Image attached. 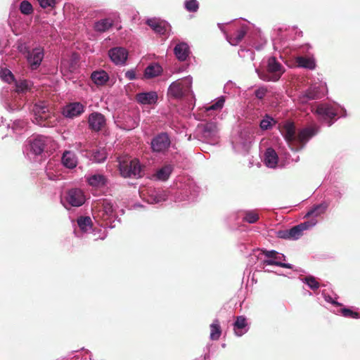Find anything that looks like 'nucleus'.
<instances>
[{
    "label": "nucleus",
    "mask_w": 360,
    "mask_h": 360,
    "mask_svg": "<svg viewBox=\"0 0 360 360\" xmlns=\"http://www.w3.org/2000/svg\"><path fill=\"white\" fill-rule=\"evenodd\" d=\"M284 70L282 65L278 63L275 57H271L268 60L267 71L259 72V78L266 82H277L283 75Z\"/></svg>",
    "instance_id": "1"
},
{
    "label": "nucleus",
    "mask_w": 360,
    "mask_h": 360,
    "mask_svg": "<svg viewBox=\"0 0 360 360\" xmlns=\"http://www.w3.org/2000/svg\"><path fill=\"white\" fill-rule=\"evenodd\" d=\"M33 112L36 123L40 126H53L56 122L55 116L49 112L48 108L43 102L35 104L33 108Z\"/></svg>",
    "instance_id": "2"
},
{
    "label": "nucleus",
    "mask_w": 360,
    "mask_h": 360,
    "mask_svg": "<svg viewBox=\"0 0 360 360\" xmlns=\"http://www.w3.org/2000/svg\"><path fill=\"white\" fill-rule=\"evenodd\" d=\"M192 80L191 78L178 79L172 82L169 89L168 94L175 98H181L189 94L191 90Z\"/></svg>",
    "instance_id": "3"
},
{
    "label": "nucleus",
    "mask_w": 360,
    "mask_h": 360,
    "mask_svg": "<svg viewBox=\"0 0 360 360\" xmlns=\"http://www.w3.org/2000/svg\"><path fill=\"white\" fill-rule=\"evenodd\" d=\"M120 171L124 177L139 178L143 175L141 166L137 159L120 162Z\"/></svg>",
    "instance_id": "4"
},
{
    "label": "nucleus",
    "mask_w": 360,
    "mask_h": 360,
    "mask_svg": "<svg viewBox=\"0 0 360 360\" xmlns=\"http://www.w3.org/2000/svg\"><path fill=\"white\" fill-rule=\"evenodd\" d=\"M315 112L318 115L319 119L326 122L328 126L333 124V120L337 116V112L335 108L326 103L319 105L316 108Z\"/></svg>",
    "instance_id": "5"
},
{
    "label": "nucleus",
    "mask_w": 360,
    "mask_h": 360,
    "mask_svg": "<svg viewBox=\"0 0 360 360\" xmlns=\"http://www.w3.org/2000/svg\"><path fill=\"white\" fill-rule=\"evenodd\" d=\"M171 141L167 133H160L151 141V148L154 152L163 153L170 146Z\"/></svg>",
    "instance_id": "6"
},
{
    "label": "nucleus",
    "mask_w": 360,
    "mask_h": 360,
    "mask_svg": "<svg viewBox=\"0 0 360 360\" xmlns=\"http://www.w3.org/2000/svg\"><path fill=\"white\" fill-rule=\"evenodd\" d=\"M281 134L289 146L293 149V145L296 142L295 126L293 122H287L280 129Z\"/></svg>",
    "instance_id": "7"
},
{
    "label": "nucleus",
    "mask_w": 360,
    "mask_h": 360,
    "mask_svg": "<svg viewBox=\"0 0 360 360\" xmlns=\"http://www.w3.org/2000/svg\"><path fill=\"white\" fill-rule=\"evenodd\" d=\"M108 55L115 64L122 65L127 59L128 52L124 48L115 47L109 50Z\"/></svg>",
    "instance_id": "8"
},
{
    "label": "nucleus",
    "mask_w": 360,
    "mask_h": 360,
    "mask_svg": "<svg viewBox=\"0 0 360 360\" xmlns=\"http://www.w3.org/2000/svg\"><path fill=\"white\" fill-rule=\"evenodd\" d=\"M68 202L73 207H79L85 202V197L82 190L72 188L68 191L66 196Z\"/></svg>",
    "instance_id": "9"
},
{
    "label": "nucleus",
    "mask_w": 360,
    "mask_h": 360,
    "mask_svg": "<svg viewBox=\"0 0 360 360\" xmlns=\"http://www.w3.org/2000/svg\"><path fill=\"white\" fill-rule=\"evenodd\" d=\"M317 223V220L315 219H310L309 220L301 223L297 226H293L290 229V236H291V239H298L300 236H302V232L304 230L309 229L314 226H315Z\"/></svg>",
    "instance_id": "10"
},
{
    "label": "nucleus",
    "mask_w": 360,
    "mask_h": 360,
    "mask_svg": "<svg viewBox=\"0 0 360 360\" xmlns=\"http://www.w3.org/2000/svg\"><path fill=\"white\" fill-rule=\"evenodd\" d=\"M84 111V105L79 102L70 103L66 105L63 110V115L65 117L74 118L79 116Z\"/></svg>",
    "instance_id": "11"
},
{
    "label": "nucleus",
    "mask_w": 360,
    "mask_h": 360,
    "mask_svg": "<svg viewBox=\"0 0 360 360\" xmlns=\"http://www.w3.org/2000/svg\"><path fill=\"white\" fill-rule=\"evenodd\" d=\"M88 123L91 130L98 131L105 124V116L100 112H92L89 116Z\"/></svg>",
    "instance_id": "12"
},
{
    "label": "nucleus",
    "mask_w": 360,
    "mask_h": 360,
    "mask_svg": "<svg viewBox=\"0 0 360 360\" xmlns=\"http://www.w3.org/2000/svg\"><path fill=\"white\" fill-rule=\"evenodd\" d=\"M43 58V50L39 48H36L29 51L27 56V61L32 70H36L40 65Z\"/></svg>",
    "instance_id": "13"
},
{
    "label": "nucleus",
    "mask_w": 360,
    "mask_h": 360,
    "mask_svg": "<svg viewBox=\"0 0 360 360\" xmlns=\"http://www.w3.org/2000/svg\"><path fill=\"white\" fill-rule=\"evenodd\" d=\"M147 25L156 33L164 35L170 29V25L165 20L159 19H148Z\"/></svg>",
    "instance_id": "14"
},
{
    "label": "nucleus",
    "mask_w": 360,
    "mask_h": 360,
    "mask_svg": "<svg viewBox=\"0 0 360 360\" xmlns=\"http://www.w3.org/2000/svg\"><path fill=\"white\" fill-rule=\"evenodd\" d=\"M158 98V94L155 91L139 93L136 95V101L143 105L155 104Z\"/></svg>",
    "instance_id": "15"
},
{
    "label": "nucleus",
    "mask_w": 360,
    "mask_h": 360,
    "mask_svg": "<svg viewBox=\"0 0 360 360\" xmlns=\"http://www.w3.org/2000/svg\"><path fill=\"white\" fill-rule=\"evenodd\" d=\"M316 131L312 128H304L299 131L296 136L295 143L300 145V148H302L306 143L315 135Z\"/></svg>",
    "instance_id": "16"
},
{
    "label": "nucleus",
    "mask_w": 360,
    "mask_h": 360,
    "mask_svg": "<svg viewBox=\"0 0 360 360\" xmlns=\"http://www.w3.org/2000/svg\"><path fill=\"white\" fill-rule=\"evenodd\" d=\"M174 53L179 60L185 61L190 53L189 46L185 42H181L176 45Z\"/></svg>",
    "instance_id": "17"
},
{
    "label": "nucleus",
    "mask_w": 360,
    "mask_h": 360,
    "mask_svg": "<svg viewBox=\"0 0 360 360\" xmlns=\"http://www.w3.org/2000/svg\"><path fill=\"white\" fill-rule=\"evenodd\" d=\"M46 146L45 137L38 136L30 141L31 150L35 155H40L44 150Z\"/></svg>",
    "instance_id": "18"
},
{
    "label": "nucleus",
    "mask_w": 360,
    "mask_h": 360,
    "mask_svg": "<svg viewBox=\"0 0 360 360\" xmlns=\"http://www.w3.org/2000/svg\"><path fill=\"white\" fill-rule=\"evenodd\" d=\"M96 208L98 212H103V217H109L113 212V206L112 202L106 199L99 200L96 203Z\"/></svg>",
    "instance_id": "19"
},
{
    "label": "nucleus",
    "mask_w": 360,
    "mask_h": 360,
    "mask_svg": "<svg viewBox=\"0 0 360 360\" xmlns=\"http://www.w3.org/2000/svg\"><path fill=\"white\" fill-rule=\"evenodd\" d=\"M62 163L67 168H75L77 164L75 154L71 151L65 150L62 156Z\"/></svg>",
    "instance_id": "20"
},
{
    "label": "nucleus",
    "mask_w": 360,
    "mask_h": 360,
    "mask_svg": "<svg viewBox=\"0 0 360 360\" xmlns=\"http://www.w3.org/2000/svg\"><path fill=\"white\" fill-rule=\"evenodd\" d=\"M246 34L247 29L245 27H241L235 33L227 35L226 39L232 46H236L243 39Z\"/></svg>",
    "instance_id": "21"
},
{
    "label": "nucleus",
    "mask_w": 360,
    "mask_h": 360,
    "mask_svg": "<svg viewBox=\"0 0 360 360\" xmlns=\"http://www.w3.org/2000/svg\"><path fill=\"white\" fill-rule=\"evenodd\" d=\"M328 207V204L326 202L320 203L314 206L311 209H310L304 216V218H310L315 219L318 216L323 214Z\"/></svg>",
    "instance_id": "22"
},
{
    "label": "nucleus",
    "mask_w": 360,
    "mask_h": 360,
    "mask_svg": "<svg viewBox=\"0 0 360 360\" xmlns=\"http://www.w3.org/2000/svg\"><path fill=\"white\" fill-rule=\"evenodd\" d=\"M264 162L269 167L274 168L278 163V155L276 151L271 148H267L264 154Z\"/></svg>",
    "instance_id": "23"
},
{
    "label": "nucleus",
    "mask_w": 360,
    "mask_h": 360,
    "mask_svg": "<svg viewBox=\"0 0 360 360\" xmlns=\"http://www.w3.org/2000/svg\"><path fill=\"white\" fill-rule=\"evenodd\" d=\"M92 81L98 86L105 84L109 79L108 73L104 70L95 71L91 74Z\"/></svg>",
    "instance_id": "24"
},
{
    "label": "nucleus",
    "mask_w": 360,
    "mask_h": 360,
    "mask_svg": "<svg viewBox=\"0 0 360 360\" xmlns=\"http://www.w3.org/2000/svg\"><path fill=\"white\" fill-rule=\"evenodd\" d=\"M203 136L205 137H212L216 135L217 132V126L216 123L210 122L200 126Z\"/></svg>",
    "instance_id": "25"
},
{
    "label": "nucleus",
    "mask_w": 360,
    "mask_h": 360,
    "mask_svg": "<svg viewBox=\"0 0 360 360\" xmlns=\"http://www.w3.org/2000/svg\"><path fill=\"white\" fill-rule=\"evenodd\" d=\"M162 71V67L158 63L148 65L144 72L145 77L150 79L158 76Z\"/></svg>",
    "instance_id": "26"
},
{
    "label": "nucleus",
    "mask_w": 360,
    "mask_h": 360,
    "mask_svg": "<svg viewBox=\"0 0 360 360\" xmlns=\"http://www.w3.org/2000/svg\"><path fill=\"white\" fill-rule=\"evenodd\" d=\"M295 62L298 67L304 68L309 70H314L316 67V63L314 60L310 58H307L304 56L297 57L295 59Z\"/></svg>",
    "instance_id": "27"
},
{
    "label": "nucleus",
    "mask_w": 360,
    "mask_h": 360,
    "mask_svg": "<svg viewBox=\"0 0 360 360\" xmlns=\"http://www.w3.org/2000/svg\"><path fill=\"white\" fill-rule=\"evenodd\" d=\"M89 184L94 187H102L105 186L107 179L102 174H94L87 179Z\"/></svg>",
    "instance_id": "28"
},
{
    "label": "nucleus",
    "mask_w": 360,
    "mask_h": 360,
    "mask_svg": "<svg viewBox=\"0 0 360 360\" xmlns=\"http://www.w3.org/2000/svg\"><path fill=\"white\" fill-rule=\"evenodd\" d=\"M113 25V20L110 18L102 19L96 22L94 25V29L99 32H104L108 30Z\"/></svg>",
    "instance_id": "29"
},
{
    "label": "nucleus",
    "mask_w": 360,
    "mask_h": 360,
    "mask_svg": "<svg viewBox=\"0 0 360 360\" xmlns=\"http://www.w3.org/2000/svg\"><path fill=\"white\" fill-rule=\"evenodd\" d=\"M221 335V329L219 325V321L216 319L210 325V339L212 340H217Z\"/></svg>",
    "instance_id": "30"
},
{
    "label": "nucleus",
    "mask_w": 360,
    "mask_h": 360,
    "mask_svg": "<svg viewBox=\"0 0 360 360\" xmlns=\"http://www.w3.org/2000/svg\"><path fill=\"white\" fill-rule=\"evenodd\" d=\"M172 172V167L170 165H165L160 169L157 173L156 176L158 179L165 181L170 176Z\"/></svg>",
    "instance_id": "31"
},
{
    "label": "nucleus",
    "mask_w": 360,
    "mask_h": 360,
    "mask_svg": "<svg viewBox=\"0 0 360 360\" xmlns=\"http://www.w3.org/2000/svg\"><path fill=\"white\" fill-rule=\"evenodd\" d=\"M247 326L246 319L242 316H237L234 323L235 333L238 336H241L243 333L240 331V329L244 328Z\"/></svg>",
    "instance_id": "32"
},
{
    "label": "nucleus",
    "mask_w": 360,
    "mask_h": 360,
    "mask_svg": "<svg viewBox=\"0 0 360 360\" xmlns=\"http://www.w3.org/2000/svg\"><path fill=\"white\" fill-rule=\"evenodd\" d=\"M77 224L83 231H86L91 227L92 221L89 217H81L77 219Z\"/></svg>",
    "instance_id": "33"
},
{
    "label": "nucleus",
    "mask_w": 360,
    "mask_h": 360,
    "mask_svg": "<svg viewBox=\"0 0 360 360\" xmlns=\"http://www.w3.org/2000/svg\"><path fill=\"white\" fill-rule=\"evenodd\" d=\"M303 283H306L312 290L319 288L320 284L313 276H305L302 279Z\"/></svg>",
    "instance_id": "34"
},
{
    "label": "nucleus",
    "mask_w": 360,
    "mask_h": 360,
    "mask_svg": "<svg viewBox=\"0 0 360 360\" xmlns=\"http://www.w3.org/2000/svg\"><path fill=\"white\" fill-rule=\"evenodd\" d=\"M319 98V93L316 88L311 87L306 90L303 94V98L307 100H315Z\"/></svg>",
    "instance_id": "35"
},
{
    "label": "nucleus",
    "mask_w": 360,
    "mask_h": 360,
    "mask_svg": "<svg viewBox=\"0 0 360 360\" xmlns=\"http://www.w3.org/2000/svg\"><path fill=\"white\" fill-rule=\"evenodd\" d=\"M19 9L21 13L26 15L32 14L34 11L32 4L27 0H24L20 3Z\"/></svg>",
    "instance_id": "36"
},
{
    "label": "nucleus",
    "mask_w": 360,
    "mask_h": 360,
    "mask_svg": "<svg viewBox=\"0 0 360 360\" xmlns=\"http://www.w3.org/2000/svg\"><path fill=\"white\" fill-rule=\"evenodd\" d=\"M224 97H220L218 98V100L213 104L205 107V111L209 112L211 110H219L222 108L224 104Z\"/></svg>",
    "instance_id": "37"
},
{
    "label": "nucleus",
    "mask_w": 360,
    "mask_h": 360,
    "mask_svg": "<svg viewBox=\"0 0 360 360\" xmlns=\"http://www.w3.org/2000/svg\"><path fill=\"white\" fill-rule=\"evenodd\" d=\"M259 219V215L257 212L254 211H249L245 213V215L243 218V220L250 223L254 224L257 222Z\"/></svg>",
    "instance_id": "38"
},
{
    "label": "nucleus",
    "mask_w": 360,
    "mask_h": 360,
    "mask_svg": "<svg viewBox=\"0 0 360 360\" xmlns=\"http://www.w3.org/2000/svg\"><path fill=\"white\" fill-rule=\"evenodd\" d=\"M264 264H266V265H275V266H281V267H283V268H287V269H292V265L290 264H286V263H283L280 261H276V259H265L264 260Z\"/></svg>",
    "instance_id": "39"
},
{
    "label": "nucleus",
    "mask_w": 360,
    "mask_h": 360,
    "mask_svg": "<svg viewBox=\"0 0 360 360\" xmlns=\"http://www.w3.org/2000/svg\"><path fill=\"white\" fill-rule=\"evenodd\" d=\"M185 8L189 12H196L199 8V4L196 0H186Z\"/></svg>",
    "instance_id": "40"
},
{
    "label": "nucleus",
    "mask_w": 360,
    "mask_h": 360,
    "mask_svg": "<svg viewBox=\"0 0 360 360\" xmlns=\"http://www.w3.org/2000/svg\"><path fill=\"white\" fill-rule=\"evenodd\" d=\"M272 121H274V120L271 117H270L269 116H266V117L264 118L260 122L259 126H260L261 129L263 130H267V129H270L272 126V124H271Z\"/></svg>",
    "instance_id": "41"
},
{
    "label": "nucleus",
    "mask_w": 360,
    "mask_h": 360,
    "mask_svg": "<svg viewBox=\"0 0 360 360\" xmlns=\"http://www.w3.org/2000/svg\"><path fill=\"white\" fill-rule=\"evenodd\" d=\"M40 6L43 8L49 7L53 8L56 4V0H37Z\"/></svg>",
    "instance_id": "42"
},
{
    "label": "nucleus",
    "mask_w": 360,
    "mask_h": 360,
    "mask_svg": "<svg viewBox=\"0 0 360 360\" xmlns=\"http://www.w3.org/2000/svg\"><path fill=\"white\" fill-rule=\"evenodd\" d=\"M342 314L345 317L358 318L359 314L349 309L343 308L341 309Z\"/></svg>",
    "instance_id": "43"
},
{
    "label": "nucleus",
    "mask_w": 360,
    "mask_h": 360,
    "mask_svg": "<svg viewBox=\"0 0 360 360\" xmlns=\"http://www.w3.org/2000/svg\"><path fill=\"white\" fill-rule=\"evenodd\" d=\"M267 92V89L264 87H260L255 92V96L259 99H262Z\"/></svg>",
    "instance_id": "44"
},
{
    "label": "nucleus",
    "mask_w": 360,
    "mask_h": 360,
    "mask_svg": "<svg viewBox=\"0 0 360 360\" xmlns=\"http://www.w3.org/2000/svg\"><path fill=\"white\" fill-rule=\"evenodd\" d=\"M262 253L265 257L268 258H272L274 259L278 258V252L275 250H264L262 251Z\"/></svg>",
    "instance_id": "45"
},
{
    "label": "nucleus",
    "mask_w": 360,
    "mask_h": 360,
    "mask_svg": "<svg viewBox=\"0 0 360 360\" xmlns=\"http://www.w3.org/2000/svg\"><path fill=\"white\" fill-rule=\"evenodd\" d=\"M94 159L98 162L104 161L106 159V154L105 152L95 153Z\"/></svg>",
    "instance_id": "46"
},
{
    "label": "nucleus",
    "mask_w": 360,
    "mask_h": 360,
    "mask_svg": "<svg viewBox=\"0 0 360 360\" xmlns=\"http://www.w3.org/2000/svg\"><path fill=\"white\" fill-rule=\"evenodd\" d=\"M290 232L289 230H285L282 231L278 232V237L281 238H285V239H291V236H290V234L288 233Z\"/></svg>",
    "instance_id": "47"
},
{
    "label": "nucleus",
    "mask_w": 360,
    "mask_h": 360,
    "mask_svg": "<svg viewBox=\"0 0 360 360\" xmlns=\"http://www.w3.org/2000/svg\"><path fill=\"white\" fill-rule=\"evenodd\" d=\"M125 77L129 79V80H133L136 78V73L134 70H128L126 73H125Z\"/></svg>",
    "instance_id": "48"
},
{
    "label": "nucleus",
    "mask_w": 360,
    "mask_h": 360,
    "mask_svg": "<svg viewBox=\"0 0 360 360\" xmlns=\"http://www.w3.org/2000/svg\"><path fill=\"white\" fill-rule=\"evenodd\" d=\"M166 198H167V197H166L165 194H163V193L158 194L155 196V202H162V201H165L166 200Z\"/></svg>",
    "instance_id": "49"
},
{
    "label": "nucleus",
    "mask_w": 360,
    "mask_h": 360,
    "mask_svg": "<svg viewBox=\"0 0 360 360\" xmlns=\"http://www.w3.org/2000/svg\"><path fill=\"white\" fill-rule=\"evenodd\" d=\"M18 88L20 89L21 91L27 90L28 89V84L27 81L21 82L18 85Z\"/></svg>",
    "instance_id": "50"
},
{
    "label": "nucleus",
    "mask_w": 360,
    "mask_h": 360,
    "mask_svg": "<svg viewBox=\"0 0 360 360\" xmlns=\"http://www.w3.org/2000/svg\"><path fill=\"white\" fill-rule=\"evenodd\" d=\"M4 79L5 81H6L8 82H11V81L13 80V75L11 71H8V74L5 75Z\"/></svg>",
    "instance_id": "51"
},
{
    "label": "nucleus",
    "mask_w": 360,
    "mask_h": 360,
    "mask_svg": "<svg viewBox=\"0 0 360 360\" xmlns=\"http://www.w3.org/2000/svg\"><path fill=\"white\" fill-rule=\"evenodd\" d=\"M282 259H285V256L283 255H281V256H278V258L275 259H276V261H280L281 262V260Z\"/></svg>",
    "instance_id": "52"
},
{
    "label": "nucleus",
    "mask_w": 360,
    "mask_h": 360,
    "mask_svg": "<svg viewBox=\"0 0 360 360\" xmlns=\"http://www.w3.org/2000/svg\"><path fill=\"white\" fill-rule=\"evenodd\" d=\"M333 303L334 304H335V305H340V304H339V303H338V302H333Z\"/></svg>",
    "instance_id": "53"
}]
</instances>
